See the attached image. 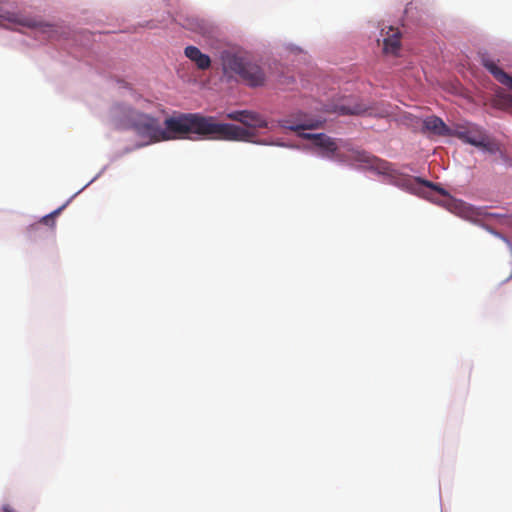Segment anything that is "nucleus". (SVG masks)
I'll return each instance as SVG.
<instances>
[{"instance_id":"nucleus-1","label":"nucleus","mask_w":512,"mask_h":512,"mask_svg":"<svg viewBox=\"0 0 512 512\" xmlns=\"http://www.w3.org/2000/svg\"><path fill=\"white\" fill-rule=\"evenodd\" d=\"M111 115L118 128L134 130L138 136L147 139V143L176 139L248 141L254 136L248 129L234 124L218 123L214 117L199 113L175 114L164 120V128L157 118L122 104L115 105Z\"/></svg>"},{"instance_id":"nucleus-2","label":"nucleus","mask_w":512,"mask_h":512,"mask_svg":"<svg viewBox=\"0 0 512 512\" xmlns=\"http://www.w3.org/2000/svg\"><path fill=\"white\" fill-rule=\"evenodd\" d=\"M220 61L223 74L229 79H236L252 88L261 87L266 82L262 67L241 52L223 50Z\"/></svg>"},{"instance_id":"nucleus-3","label":"nucleus","mask_w":512,"mask_h":512,"mask_svg":"<svg viewBox=\"0 0 512 512\" xmlns=\"http://www.w3.org/2000/svg\"><path fill=\"white\" fill-rule=\"evenodd\" d=\"M0 18L34 29L37 34L44 39H56L59 36L60 27L58 25L43 21L37 17L20 16L17 13L9 12L0 8Z\"/></svg>"},{"instance_id":"nucleus-4","label":"nucleus","mask_w":512,"mask_h":512,"mask_svg":"<svg viewBox=\"0 0 512 512\" xmlns=\"http://www.w3.org/2000/svg\"><path fill=\"white\" fill-rule=\"evenodd\" d=\"M303 139L311 140L313 145L317 147L322 157L344 162V154L339 153V145L336 139L329 137L324 133H299Z\"/></svg>"},{"instance_id":"nucleus-5","label":"nucleus","mask_w":512,"mask_h":512,"mask_svg":"<svg viewBox=\"0 0 512 512\" xmlns=\"http://www.w3.org/2000/svg\"><path fill=\"white\" fill-rule=\"evenodd\" d=\"M348 153L344 154L345 161H353L361 164L365 168H370L378 171L379 173H389L390 163L377 158L367 151L360 149H348Z\"/></svg>"},{"instance_id":"nucleus-6","label":"nucleus","mask_w":512,"mask_h":512,"mask_svg":"<svg viewBox=\"0 0 512 512\" xmlns=\"http://www.w3.org/2000/svg\"><path fill=\"white\" fill-rule=\"evenodd\" d=\"M463 142L471 144L475 147L486 150L490 153H496L499 151L497 143L489 139V137L479 128H467L464 130H458L454 133Z\"/></svg>"},{"instance_id":"nucleus-7","label":"nucleus","mask_w":512,"mask_h":512,"mask_svg":"<svg viewBox=\"0 0 512 512\" xmlns=\"http://www.w3.org/2000/svg\"><path fill=\"white\" fill-rule=\"evenodd\" d=\"M386 174L390 175L393 178L394 185H396L402 189H405L407 191L415 192L418 190V188L420 186H426V187H429V188L437 191L441 195H447V192L443 188L439 187L436 184H433L426 180H422L418 177H413V176H410L407 174L397 173L392 168L391 164H390V172L386 173Z\"/></svg>"},{"instance_id":"nucleus-8","label":"nucleus","mask_w":512,"mask_h":512,"mask_svg":"<svg viewBox=\"0 0 512 512\" xmlns=\"http://www.w3.org/2000/svg\"><path fill=\"white\" fill-rule=\"evenodd\" d=\"M322 120H314L307 116V114L298 111L290 116L280 119L278 126L284 129L298 132L300 130L315 129L321 127Z\"/></svg>"},{"instance_id":"nucleus-9","label":"nucleus","mask_w":512,"mask_h":512,"mask_svg":"<svg viewBox=\"0 0 512 512\" xmlns=\"http://www.w3.org/2000/svg\"><path fill=\"white\" fill-rule=\"evenodd\" d=\"M228 119L242 123L251 128H266L268 123L258 113L248 110L233 111L227 114Z\"/></svg>"},{"instance_id":"nucleus-10","label":"nucleus","mask_w":512,"mask_h":512,"mask_svg":"<svg viewBox=\"0 0 512 512\" xmlns=\"http://www.w3.org/2000/svg\"><path fill=\"white\" fill-rule=\"evenodd\" d=\"M384 32V30H382ZM383 36V53L386 55H398L401 48V33L397 28L389 27Z\"/></svg>"},{"instance_id":"nucleus-11","label":"nucleus","mask_w":512,"mask_h":512,"mask_svg":"<svg viewBox=\"0 0 512 512\" xmlns=\"http://www.w3.org/2000/svg\"><path fill=\"white\" fill-rule=\"evenodd\" d=\"M423 131L437 136H452L454 132L437 116H428L423 120Z\"/></svg>"},{"instance_id":"nucleus-12","label":"nucleus","mask_w":512,"mask_h":512,"mask_svg":"<svg viewBox=\"0 0 512 512\" xmlns=\"http://www.w3.org/2000/svg\"><path fill=\"white\" fill-rule=\"evenodd\" d=\"M482 64L499 83L512 90V76L507 74L493 60L489 58H483Z\"/></svg>"},{"instance_id":"nucleus-13","label":"nucleus","mask_w":512,"mask_h":512,"mask_svg":"<svg viewBox=\"0 0 512 512\" xmlns=\"http://www.w3.org/2000/svg\"><path fill=\"white\" fill-rule=\"evenodd\" d=\"M184 55L192 61L199 70H207L211 66V59L207 54L200 51L195 46H187L184 50Z\"/></svg>"},{"instance_id":"nucleus-14","label":"nucleus","mask_w":512,"mask_h":512,"mask_svg":"<svg viewBox=\"0 0 512 512\" xmlns=\"http://www.w3.org/2000/svg\"><path fill=\"white\" fill-rule=\"evenodd\" d=\"M366 107L362 104H354L353 106L341 105L339 111L343 114L359 115L366 112Z\"/></svg>"},{"instance_id":"nucleus-15","label":"nucleus","mask_w":512,"mask_h":512,"mask_svg":"<svg viewBox=\"0 0 512 512\" xmlns=\"http://www.w3.org/2000/svg\"><path fill=\"white\" fill-rule=\"evenodd\" d=\"M61 209L62 208H58L55 211H53L52 213H50L49 215L44 216L41 219V222L46 225H50V224L54 225V218H55V216H57L60 213Z\"/></svg>"},{"instance_id":"nucleus-16","label":"nucleus","mask_w":512,"mask_h":512,"mask_svg":"<svg viewBox=\"0 0 512 512\" xmlns=\"http://www.w3.org/2000/svg\"><path fill=\"white\" fill-rule=\"evenodd\" d=\"M460 206L462 207V210L464 212V217L472 218L474 215H476V212L471 207L464 206L463 203H460Z\"/></svg>"},{"instance_id":"nucleus-17","label":"nucleus","mask_w":512,"mask_h":512,"mask_svg":"<svg viewBox=\"0 0 512 512\" xmlns=\"http://www.w3.org/2000/svg\"><path fill=\"white\" fill-rule=\"evenodd\" d=\"M3 512H14V510L9 505H5L3 507Z\"/></svg>"}]
</instances>
